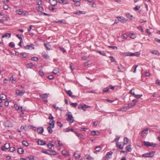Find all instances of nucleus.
Returning <instances> with one entry per match:
<instances>
[{
  "mask_svg": "<svg viewBox=\"0 0 160 160\" xmlns=\"http://www.w3.org/2000/svg\"><path fill=\"white\" fill-rule=\"evenodd\" d=\"M41 152L42 153L50 155H55L57 154V152L55 151L52 150H48L47 151L42 150L41 151Z\"/></svg>",
  "mask_w": 160,
  "mask_h": 160,
  "instance_id": "1",
  "label": "nucleus"
},
{
  "mask_svg": "<svg viewBox=\"0 0 160 160\" xmlns=\"http://www.w3.org/2000/svg\"><path fill=\"white\" fill-rule=\"evenodd\" d=\"M66 115L68 116L67 120L71 123H72L74 122V120L73 119V117L71 112L68 113Z\"/></svg>",
  "mask_w": 160,
  "mask_h": 160,
  "instance_id": "2",
  "label": "nucleus"
},
{
  "mask_svg": "<svg viewBox=\"0 0 160 160\" xmlns=\"http://www.w3.org/2000/svg\"><path fill=\"white\" fill-rule=\"evenodd\" d=\"M155 153V151H152L148 153H147L143 154L142 156L144 157L147 158H151L153 157Z\"/></svg>",
  "mask_w": 160,
  "mask_h": 160,
  "instance_id": "3",
  "label": "nucleus"
},
{
  "mask_svg": "<svg viewBox=\"0 0 160 160\" xmlns=\"http://www.w3.org/2000/svg\"><path fill=\"white\" fill-rule=\"evenodd\" d=\"M143 143H144V145L147 146L148 147H149V146H152L153 147H155V146H156V144L155 143H153V142H146L145 141H144L143 142Z\"/></svg>",
  "mask_w": 160,
  "mask_h": 160,
  "instance_id": "4",
  "label": "nucleus"
},
{
  "mask_svg": "<svg viewBox=\"0 0 160 160\" xmlns=\"http://www.w3.org/2000/svg\"><path fill=\"white\" fill-rule=\"evenodd\" d=\"M138 101V99H134L132 100V102H134L135 103H133L132 102L128 104V108H130L133 107L136 104V103Z\"/></svg>",
  "mask_w": 160,
  "mask_h": 160,
  "instance_id": "5",
  "label": "nucleus"
},
{
  "mask_svg": "<svg viewBox=\"0 0 160 160\" xmlns=\"http://www.w3.org/2000/svg\"><path fill=\"white\" fill-rule=\"evenodd\" d=\"M10 144L9 143H6L5 144L4 146H2L1 148V149L2 151H5L8 149L10 148Z\"/></svg>",
  "mask_w": 160,
  "mask_h": 160,
  "instance_id": "6",
  "label": "nucleus"
},
{
  "mask_svg": "<svg viewBox=\"0 0 160 160\" xmlns=\"http://www.w3.org/2000/svg\"><path fill=\"white\" fill-rule=\"evenodd\" d=\"M25 93V91L24 90L20 91L19 90H17L16 91V94L17 95L21 96L23 95V94Z\"/></svg>",
  "mask_w": 160,
  "mask_h": 160,
  "instance_id": "7",
  "label": "nucleus"
},
{
  "mask_svg": "<svg viewBox=\"0 0 160 160\" xmlns=\"http://www.w3.org/2000/svg\"><path fill=\"white\" fill-rule=\"evenodd\" d=\"M4 126L5 127L8 128L12 127V124L11 122L8 121H6L4 123Z\"/></svg>",
  "mask_w": 160,
  "mask_h": 160,
  "instance_id": "8",
  "label": "nucleus"
},
{
  "mask_svg": "<svg viewBox=\"0 0 160 160\" xmlns=\"http://www.w3.org/2000/svg\"><path fill=\"white\" fill-rule=\"evenodd\" d=\"M16 12L17 14L19 15H26V13H27V12L26 11H23L22 10L20 9L16 11Z\"/></svg>",
  "mask_w": 160,
  "mask_h": 160,
  "instance_id": "9",
  "label": "nucleus"
},
{
  "mask_svg": "<svg viewBox=\"0 0 160 160\" xmlns=\"http://www.w3.org/2000/svg\"><path fill=\"white\" fill-rule=\"evenodd\" d=\"M134 89H132L131 90H130V92L132 94L134 95L135 98L138 97V98H141V97L142 96V95H136V94H135L134 92Z\"/></svg>",
  "mask_w": 160,
  "mask_h": 160,
  "instance_id": "10",
  "label": "nucleus"
},
{
  "mask_svg": "<svg viewBox=\"0 0 160 160\" xmlns=\"http://www.w3.org/2000/svg\"><path fill=\"white\" fill-rule=\"evenodd\" d=\"M117 18L118 21L123 23H125L128 20L127 19L122 17H118Z\"/></svg>",
  "mask_w": 160,
  "mask_h": 160,
  "instance_id": "11",
  "label": "nucleus"
},
{
  "mask_svg": "<svg viewBox=\"0 0 160 160\" xmlns=\"http://www.w3.org/2000/svg\"><path fill=\"white\" fill-rule=\"evenodd\" d=\"M65 92L70 97L72 98H75L76 96L72 95V93L70 90H65Z\"/></svg>",
  "mask_w": 160,
  "mask_h": 160,
  "instance_id": "12",
  "label": "nucleus"
},
{
  "mask_svg": "<svg viewBox=\"0 0 160 160\" xmlns=\"http://www.w3.org/2000/svg\"><path fill=\"white\" fill-rule=\"evenodd\" d=\"M58 1L56 0H49V3L52 6L57 5Z\"/></svg>",
  "mask_w": 160,
  "mask_h": 160,
  "instance_id": "13",
  "label": "nucleus"
},
{
  "mask_svg": "<svg viewBox=\"0 0 160 160\" xmlns=\"http://www.w3.org/2000/svg\"><path fill=\"white\" fill-rule=\"evenodd\" d=\"M42 56L46 59H48L49 57L48 55L46 52L45 51L43 52L42 53Z\"/></svg>",
  "mask_w": 160,
  "mask_h": 160,
  "instance_id": "14",
  "label": "nucleus"
},
{
  "mask_svg": "<svg viewBox=\"0 0 160 160\" xmlns=\"http://www.w3.org/2000/svg\"><path fill=\"white\" fill-rule=\"evenodd\" d=\"M112 153V152L111 151L107 152L105 157V160H107L109 158H110V157H109V156L111 155Z\"/></svg>",
  "mask_w": 160,
  "mask_h": 160,
  "instance_id": "15",
  "label": "nucleus"
},
{
  "mask_svg": "<svg viewBox=\"0 0 160 160\" xmlns=\"http://www.w3.org/2000/svg\"><path fill=\"white\" fill-rule=\"evenodd\" d=\"M49 94L44 93L43 94H40L39 97L41 98H47Z\"/></svg>",
  "mask_w": 160,
  "mask_h": 160,
  "instance_id": "16",
  "label": "nucleus"
},
{
  "mask_svg": "<svg viewBox=\"0 0 160 160\" xmlns=\"http://www.w3.org/2000/svg\"><path fill=\"white\" fill-rule=\"evenodd\" d=\"M31 48H32V49H34V47H33L32 44L27 45L24 47V48L26 49H29Z\"/></svg>",
  "mask_w": 160,
  "mask_h": 160,
  "instance_id": "17",
  "label": "nucleus"
},
{
  "mask_svg": "<svg viewBox=\"0 0 160 160\" xmlns=\"http://www.w3.org/2000/svg\"><path fill=\"white\" fill-rule=\"evenodd\" d=\"M44 45L46 48L47 50H50L51 49L50 48H49V47H50L51 46L50 45L49 43H44Z\"/></svg>",
  "mask_w": 160,
  "mask_h": 160,
  "instance_id": "18",
  "label": "nucleus"
},
{
  "mask_svg": "<svg viewBox=\"0 0 160 160\" xmlns=\"http://www.w3.org/2000/svg\"><path fill=\"white\" fill-rule=\"evenodd\" d=\"M78 109H82L84 111H86V109L85 108L84 105H82L81 104H79L78 106Z\"/></svg>",
  "mask_w": 160,
  "mask_h": 160,
  "instance_id": "19",
  "label": "nucleus"
},
{
  "mask_svg": "<svg viewBox=\"0 0 160 160\" xmlns=\"http://www.w3.org/2000/svg\"><path fill=\"white\" fill-rule=\"evenodd\" d=\"M151 53L153 54L159 56L160 55V53L157 50H153L152 51Z\"/></svg>",
  "mask_w": 160,
  "mask_h": 160,
  "instance_id": "20",
  "label": "nucleus"
},
{
  "mask_svg": "<svg viewBox=\"0 0 160 160\" xmlns=\"http://www.w3.org/2000/svg\"><path fill=\"white\" fill-rule=\"evenodd\" d=\"M37 130L39 133H42L44 131V129L42 127H40L37 129Z\"/></svg>",
  "mask_w": 160,
  "mask_h": 160,
  "instance_id": "21",
  "label": "nucleus"
},
{
  "mask_svg": "<svg viewBox=\"0 0 160 160\" xmlns=\"http://www.w3.org/2000/svg\"><path fill=\"white\" fill-rule=\"evenodd\" d=\"M38 145H45L46 144V142H44L42 140H38Z\"/></svg>",
  "mask_w": 160,
  "mask_h": 160,
  "instance_id": "22",
  "label": "nucleus"
},
{
  "mask_svg": "<svg viewBox=\"0 0 160 160\" xmlns=\"http://www.w3.org/2000/svg\"><path fill=\"white\" fill-rule=\"evenodd\" d=\"M131 145H129L126 147V150L127 152H130L132 150V148H131Z\"/></svg>",
  "mask_w": 160,
  "mask_h": 160,
  "instance_id": "23",
  "label": "nucleus"
},
{
  "mask_svg": "<svg viewBox=\"0 0 160 160\" xmlns=\"http://www.w3.org/2000/svg\"><path fill=\"white\" fill-rule=\"evenodd\" d=\"M58 2L60 3H62L64 4H67L69 3L68 2L64 0H58Z\"/></svg>",
  "mask_w": 160,
  "mask_h": 160,
  "instance_id": "24",
  "label": "nucleus"
},
{
  "mask_svg": "<svg viewBox=\"0 0 160 160\" xmlns=\"http://www.w3.org/2000/svg\"><path fill=\"white\" fill-rule=\"evenodd\" d=\"M49 126L48 127H51V128H53L54 127V120H52L51 121V122H49Z\"/></svg>",
  "mask_w": 160,
  "mask_h": 160,
  "instance_id": "25",
  "label": "nucleus"
},
{
  "mask_svg": "<svg viewBox=\"0 0 160 160\" xmlns=\"http://www.w3.org/2000/svg\"><path fill=\"white\" fill-rule=\"evenodd\" d=\"M11 34L10 33H4L2 36V38H4L5 37L10 38L11 37Z\"/></svg>",
  "mask_w": 160,
  "mask_h": 160,
  "instance_id": "26",
  "label": "nucleus"
},
{
  "mask_svg": "<svg viewBox=\"0 0 160 160\" xmlns=\"http://www.w3.org/2000/svg\"><path fill=\"white\" fill-rule=\"evenodd\" d=\"M148 130V129L147 128L143 130L142 132L141 136L142 137H143L144 136V134H147L148 133L147 132Z\"/></svg>",
  "mask_w": 160,
  "mask_h": 160,
  "instance_id": "27",
  "label": "nucleus"
},
{
  "mask_svg": "<svg viewBox=\"0 0 160 160\" xmlns=\"http://www.w3.org/2000/svg\"><path fill=\"white\" fill-rule=\"evenodd\" d=\"M140 54L138 52H136L135 53H131L130 56H138Z\"/></svg>",
  "mask_w": 160,
  "mask_h": 160,
  "instance_id": "28",
  "label": "nucleus"
},
{
  "mask_svg": "<svg viewBox=\"0 0 160 160\" xmlns=\"http://www.w3.org/2000/svg\"><path fill=\"white\" fill-rule=\"evenodd\" d=\"M126 16L127 18H129L131 20H132L133 18V16L130 13H127L126 14Z\"/></svg>",
  "mask_w": 160,
  "mask_h": 160,
  "instance_id": "29",
  "label": "nucleus"
},
{
  "mask_svg": "<svg viewBox=\"0 0 160 160\" xmlns=\"http://www.w3.org/2000/svg\"><path fill=\"white\" fill-rule=\"evenodd\" d=\"M77 135V136L79 138H83V136L82 135L79 133L77 132H74Z\"/></svg>",
  "mask_w": 160,
  "mask_h": 160,
  "instance_id": "30",
  "label": "nucleus"
},
{
  "mask_svg": "<svg viewBox=\"0 0 160 160\" xmlns=\"http://www.w3.org/2000/svg\"><path fill=\"white\" fill-rule=\"evenodd\" d=\"M0 98L2 100H3L6 99L7 98V97L5 95L2 94L0 95Z\"/></svg>",
  "mask_w": 160,
  "mask_h": 160,
  "instance_id": "31",
  "label": "nucleus"
},
{
  "mask_svg": "<svg viewBox=\"0 0 160 160\" xmlns=\"http://www.w3.org/2000/svg\"><path fill=\"white\" fill-rule=\"evenodd\" d=\"M74 155L75 156L76 159H78L80 157V154L78 152L74 153Z\"/></svg>",
  "mask_w": 160,
  "mask_h": 160,
  "instance_id": "32",
  "label": "nucleus"
},
{
  "mask_svg": "<svg viewBox=\"0 0 160 160\" xmlns=\"http://www.w3.org/2000/svg\"><path fill=\"white\" fill-rule=\"evenodd\" d=\"M74 13L78 15H80L81 14H84L85 13L83 11H78L74 12Z\"/></svg>",
  "mask_w": 160,
  "mask_h": 160,
  "instance_id": "33",
  "label": "nucleus"
},
{
  "mask_svg": "<svg viewBox=\"0 0 160 160\" xmlns=\"http://www.w3.org/2000/svg\"><path fill=\"white\" fill-rule=\"evenodd\" d=\"M128 142V139L127 138H125L124 139L123 145L127 144Z\"/></svg>",
  "mask_w": 160,
  "mask_h": 160,
  "instance_id": "34",
  "label": "nucleus"
},
{
  "mask_svg": "<svg viewBox=\"0 0 160 160\" xmlns=\"http://www.w3.org/2000/svg\"><path fill=\"white\" fill-rule=\"evenodd\" d=\"M120 138V137L119 136H116V138L114 141L112 142H115L116 143H118L117 142L118 141L119 139Z\"/></svg>",
  "mask_w": 160,
  "mask_h": 160,
  "instance_id": "35",
  "label": "nucleus"
},
{
  "mask_svg": "<svg viewBox=\"0 0 160 160\" xmlns=\"http://www.w3.org/2000/svg\"><path fill=\"white\" fill-rule=\"evenodd\" d=\"M59 72V70L58 68H55L54 69L53 71L54 74H56Z\"/></svg>",
  "mask_w": 160,
  "mask_h": 160,
  "instance_id": "36",
  "label": "nucleus"
},
{
  "mask_svg": "<svg viewBox=\"0 0 160 160\" xmlns=\"http://www.w3.org/2000/svg\"><path fill=\"white\" fill-rule=\"evenodd\" d=\"M17 152L19 153L22 154L24 152V150L22 148H19L18 149Z\"/></svg>",
  "mask_w": 160,
  "mask_h": 160,
  "instance_id": "37",
  "label": "nucleus"
},
{
  "mask_svg": "<svg viewBox=\"0 0 160 160\" xmlns=\"http://www.w3.org/2000/svg\"><path fill=\"white\" fill-rule=\"evenodd\" d=\"M116 146L117 147H118L119 149H122L123 148V147L122 146V145L119 143H116Z\"/></svg>",
  "mask_w": 160,
  "mask_h": 160,
  "instance_id": "38",
  "label": "nucleus"
},
{
  "mask_svg": "<svg viewBox=\"0 0 160 160\" xmlns=\"http://www.w3.org/2000/svg\"><path fill=\"white\" fill-rule=\"evenodd\" d=\"M85 157L88 160H93V158L90 155H86Z\"/></svg>",
  "mask_w": 160,
  "mask_h": 160,
  "instance_id": "39",
  "label": "nucleus"
},
{
  "mask_svg": "<svg viewBox=\"0 0 160 160\" xmlns=\"http://www.w3.org/2000/svg\"><path fill=\"white\" fill-rule=\"evenodd\" d=\"M52 128H51V127H48L47 128L48 130V132L49 133H52Z\"/></svg>",
  "mask_w": 160,
  "mask_h": 160,
  "instance_id": "40",
  "label": "nucleus"
},
{
  "mask_svg": "<svg viewBox=\"0 0 160 160\" xmlns=\"http://www.w3.org/2000/svg\"><path fill=\"white\" fill-rule=\"evenodd\" d=\"M22 56L24 58H26L28 56V54L26 52H24L21 54Z\"/></svg>",
  "mask_w": 160,
  "mask_h": 160,
  "instance_id": "41",
  "label": "nucleus"
},
{
  "mask_svg": "<svg viewBox=\"0 0 160 160\" xmlns=\"http://www.w3.org/2000/svg\"><path fill=\"white\" fill-rule=\"evenodd\" d=\"M128 109V107H123V108H121V109L122 111H126Z\"/></svg>",
  "mask_w": 160,
  "mask_h": 160,
  "instance_id": "42",
  "label": "nucleus"
},
{
  "mask_svg": "<svg viewBox=\"0 0 160 160\" xmlns=\"http://www.w3.org/2000/svg\"><path fill=\"white\" fill-rule=\"evenodd\" d=\"M22 144L24 146L27 147L28 146V142L26 141H23L22 142Z\"/></svg>",
  "mask_w": 160,
  "mask_h": 160,
  "instance_id": "43",
  "label": "nucleus"
},
{
  "mask_svg": "<svg viewBox=\"0 0 160 160\" xmlns=\"http://www.w3.org/2000/svg\"><path fill=\"white\" fill-rule=\"evenodd\" d=\"M101 147H100L99 146H98L95 148V150L96 151L99 152L101 150Z\"/></svg>",
  "mask_w": 160,
  "mask_h": 160,
  "instance_id": "44",
  "label": "nucleus"
},
{
  "mask_svg": "<svg viewBox=\"0 0 160 160\" xmlns=\"http://www.w3.org/2000/svg\"><path fill=\"white\" fill-rule=\"evenodd\" d=\"M97 52H98L99 53H100V54L103 56H105L106 55V53L104 52V51L101 52L100 51H97Z\"/></svg>",
  "mask_w": 160,
  "mask_h": 160,
  "instance_id": "45",
  "label": "nucleus"
},
{
  "mask_svg": "<svg viewBox=\"0 0 160 160\" xmlns=\"http://www.w3.org/2000/svg\"><path fill=\"white\" fill-rule=\"evenodd\" d=\"M9 46L10 47L12 48H13L14 47L15 45L13 42H11L9 43Z\"/></svg>",
  "mask_w": 160,
  "mask_h": 160,
  "instance_id": "46",
  "label": "nucleus"
},
{
  "mask_svg": "<svg viewBox=\"0 0 160 160\" xmlns=\"http://www.w3.org/2000/svg\"><path fill=\"white\" fill-rule=\"evenodd\" d=\"M31 60L34 61H37L38 60V58L36 57H33L31 58Z\"/></svg>",
  "mask_w": 160,
  "mask_h": 160,
  "instance_id": "47",
  "label": "nucleus"
},
{
  "mask_svg": "<svg viewBox=\"0 0 160 160\" xmlns=\"http://www.w3.org/2000/svg\"><path fill=\"white\" fill-rule=\"evenodd\" d=\"M52 141L51 142L50 144H48L47 145V146L48 147H49V146H51V147L49 148L50 149H51L52 147L54 146V145L52 143Z\"/></svg>",
  "mask_w": 160,
  "mask_h": 160,
  "instance_id": "48",
  "label": "nucleus"
},
{
  "mask_svg": "<svg viewBox=\"0 0 160 160\" xmlns=\"http://www.w3.org/2000/svg\"><path fill=\"white\" fill-rule=\"evenodd\" d=\"M130 37L134 39L136 37V36L134 34H130Z\"/></svg>",
  "mask_w": 160,
  "mask_h": 160,
  "instance_id": "49",
  "label": "nucleus"
},
{
  "mask_svg": "<svg viewBox=\"0 0 160 160\" xmlns=\"http://www.w3.org/2000/svg\"><path fill=\"white\" fill-rule=\"evenodd\" d=\"M71 105L75 108L77 106L78 104L77 103H72L71 104Z\"/></svg>",
  "mask_w": 160,
  "mask_h": 160,
  "instance_id": "50",
  "label": "nucleus"
},
{
  "mask_svg": "<svg viewBox=\"0 0 160 160\" xmlns=\"http://www.w3.org/2000/svg\"><path fill=\"white\" fill-rule=\"evenodd\" d=\"M27 66L28 68H31L32 67L33 65L32 63H28L27 64Z\"/></svg>",
  "mask_w": 160,
  "mask_h": 160,
  "instance_id": "51",
  "label": "nucleus"
},
{
  "mask_svg": "<svg viewBox=\"0 0 160 160\" xmlns=\"http://www.w3.org/2000/svg\"><path fill=\"white\" fill-rule=\"evenodd\" d=\"M109 90V88L107 87L104 88L103 89V92H106Z\"/></svg>",
  "mask_w": 160,
  "mask_h": 160,
  "instance_id": "52",
  "label": "nucleus"
},
{
  "mask_svg": "<svg viewBox=\"0 0 160 160\" xmlns=\"http://www.w3.org/2000/svg\"><path fill=\"white\" fill-rule=\"evenodd\" d=\"M53 118H54L52 116V114H49V117L48 119H50V120H53Z\"/></svg>",
  "mask_w": 160,
  "mask_h": 160,
  "instance_id": "53",
  "label": "nucleus"
},
{
  "mask_svg": "<svg viewBox=\"0 0 160 160\" xmlns=\"http://www.w3.org/2000/svg\"><path fill=\"white\" fill-rule=\"evenodd\" d=\"M14 107L15 109L17 110H19L20 108L19 107L17 104H15Z\"/></svg>",
  "mask_w": 160,
  "mask_h": 160,
  "instance_id": "54",
  "label": "nucleus"
},
{
  "mask_svg": "<svg viewBox=\"0 0 160 160\" xmlns=\"http://www.w3.org/2000/svg\"><path fill=\"white\" fill-rule=\"evenodd\" d=\"M62 154H63L64 155H66L68 154V152L65 150L62 151Z\"/></svg>",
  "mask_w": 160,
  "mask_h": 160,
  "instance_id": "55",
  "label": "nucleus"
},
{
  "mask_svg": "<svg viewBox=\"0 0 160 160\" xmlns=\"http://www.w3.org/2000/svg\"><path fill=\"white\" fill-rule=\"evenodd\" d=\"M36 3L38 5H40L42 4V1L40 0H37Z\"/></svg>",
  "mask_w": 160,
  "mask_h": 160,
  "instance_id": "56",
  "label": "nucleus"
},
{
  "mask_svg": "<svg viewBox=\"0 0 160 160\" xmlns=\"http://www.w3.org/2000/svg\"><path fill=\"white\" fill-rule=\"evenodd\" d=\"M140 7L139 6H137L134 8V9L136 11H138L140 8Z\"/></svg>",
  "mask_w": 160,
  "mask_h": 160,
  "instance_id": "57",
  "label": "nucleus"
},
{
  "mask_svg": "<svg viewBox=\"0 0 160 160\" xmlns=\"http://www.w3.org/2000/svg\"><path fill=\"white\" fill-rule=\"evenodd\" d=\"M42 7L41 6H39L38 8L37 9L38 11H39L40 12H42Z\"/></svg>",
  "mask_w": 160,
  "mask_h": 160,
  "instance_id": "58",
  "label": "nucleus"
},
{
  "mask_svg": "<svg viewBox=\"0 0 160 160\" xmlns=\"http://www.w3.org/2000/svg\"><path fill=\"white\" fill-rule=\"evenodd\" d=\"M61 51L62 52H66V50L62 47H59Z\"/></svg>",
  "mask_w": 160,
  "mask_h": 160,
  "instance_id": "59",
  "label": "nucleus"
},
{
  "mask_svg": "<svg viewBox=\"0 0 160 160\" xmlns=\"http://www.w3.org/2000/svg\"><path fill=\"white\" fill-rule=\"evenodd\" d=\"M109 58H110L111 61L112 62H114L115 61L113 57L112 56H110Z\"/></svg>",
  "mask_w": 160,
  "mask_h": 160,
  "instance_id": "60",
  "label": "nucleus"
},
{
  "mask_svg": "<svg viewBox=\"0 0 160 160\" xmlns=\"http://www.w3.org/2000/svg\"><path fill=\"white\" fill-rule=\"evenodd\" d=\"M9 150L11 152H13L15 150V148L13 147L10 148Z\"/></svg>",
  "mask_w": 160,
  "mask_h": 160,
  "instance_id": "61",
  "label": "nucleus"
},
{
  "mask_svg": "<svg viewBox=\"0 0 160 160\" xmlns=\"http://www.w3.org/2000/svg\"><path fill=\"white\" fill-rule=\"evenodd\" d=\"M137 28L138 29L140 30L142 32H143V29L141 26H139Z\"/></svg>",
  "mask_w": 160,
  "mask_h": 160,
  "instance_id": "62",
  "label": "nucleus"
},
{
  "mask_svg": "<svg viewBox=\"0 0 160 160\" xmlns=\"http://www.w3.org/2000/svg\"><path fill=\"white\" fill-rule=\"evenodd\" d=\"M10 80L12 83H13V82L15 81V80H14V78H13V77H12H12L10 78Z\"/></svg>",
  "mask_w": 160,
  "mask_h": 160,
  "instance_id": "63",
  "label": "nucleus"
},
{
  "mask_svg": "<svg viewBox=\"0 0 160 160\" xmlns=\"http://www.w3.org/2000/svg\"><path fill=\"white\" fill-rule=\"evenodd\" d=\"M3 8L5 10H7L8 8V5H3Z\"/></svg>",
  "mask_w": 160,
  "mask_h": 160,
  "instance_id": "64",
  "label": "nucleus"
}]
</instances>
